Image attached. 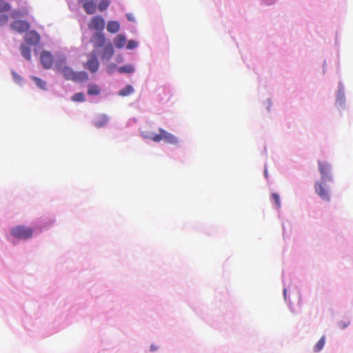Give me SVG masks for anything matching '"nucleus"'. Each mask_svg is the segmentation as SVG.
<instances>
[{
	"instance_id": "nucleus-4",
	"label": "nucleus",
	"mask_w": 353,
	"mask_h": 353,
	"mask_svg": "<svg viewBox=\"0 0 353 353\" xmlns=\"http://www.w3.org/2000/svg\"><path fill=\"white\" fill-rule=\"evenodd\" d=\"M97 52L94 50L88 55V61L84 63L83 66L91 73L97 72L99 68V62L97 59Z\"/></svg>"
},
{
	"instance_id": "nucleus-23",
	"label": "nucleus",
	"mask_w": 353,
	"mask_h": 353,
	"mask_svg": "<svg viewBox=\"0 0 353 353\" xmlns=\"http://www.w3.org/2000/svg\"><path fill=\"white\" fill-rule=\"evenodd\" d=\"M10 10V5L4 1V0H0V13L8 12Z\"/></svg>"
},
{
	"instance_id": "nucleus-24",
	"label": "nucleus",
	"mask_w": 353,
	"mask_h": 353,
	"mask_svg": "<svg viewBox=\"0 0 353 353\" xmlns=\"http://www.w3.org/2000/svg\"><path fill=\"white\" fill-rule=\"evenodd\" d=\"M110 3L109 0H101L99 3L98 8L101 12L104 11L108 8Z\"/></svg>"
},
{
	"instance_id": "nucleus-16",
	"label": "nucleus",
	"mask_w": 353,
	"mask_h": 353,
	"mask_svg": "<svg viewBox=\"0 0 353 353\" xmlns=\"http://www.w3.org/2000/svg\"><path fill=\"white\" fill-rule=\"evenodd\" d=\"M83 8L87 14H92L96 10L95 4L92 1H86L83 3Z\"/></svg>"
},
{
	"instance_id": "nucleus-12",
	"label": "nucleus",
	"mask_w": 353,
	"mask_h": 353,
	"mask_svg": "<svg viewBox=\"0 0 353 353\" xmlns=\"http://www.w3.org/2000/svg\"><path fill=\"white\" fill-rule=\"evenodd\" d=\"M103 52L101 54L102 60H110L114 54V48L110 42H108V43L103 48Z\"/></svg>"
},
{
	"instance_id": "nucleus-21",
	"label": "nucleus",
	"mask_w": 353,
	"mask_h": 353,
	"mask_svg": "<svg viewBox=\"0 0 353 353\" xmlns=\"http://www.w3.org/2000/svg\"><path fill=\"white\" fill-rule=\"evenodd\" d=\"M31 79L34 81L38 88L42 90L46 89V83L43 80L37 77H32Z\"/></svg>"
},
{
	"instance_id": "nucleus-6",
	"label": "nucleus",
	"mask_w": 353,
	"mask_h": 353,
	"mask_svg": "<svg viewBox=\"0 0 353 353\" xmlns=\"http://www.w3.org/2000/svg\"><path fill=\"white\" fill-rule=\"evenodd\" d=\"M319 170L321 175V180L323 182H325L326 180L331 181L332 178L330 176V172L331 170V166L329 163L327 161H319L318 162Z\"/></svg>"
},
{
	"instance_id": "nucleus-27",
	"label": "nucleus",
	"mask_w": 353,
	"mask_h": 353,
	"mask_svg": "<svg viewBox=\"0 0 353 353\" xmlns=\"http://www.w3.org/2000/svg\"><path fill=\"white\" fill-rule=\"evenodd\" d=\"M138 46V43L134 40H130L127 43V48L129 50H132L137 48Z\"/></svg>"
},
{
	"instance_id": "nucleus-9",
	"label": "nucleus",
	"mask_w": 353,
	"mask_h": 353,
	"mask_svg": "<svg viewBox=\"0 0 353 353\" xmlns=\"http://www.w3.org/2000/svg\"><path fill=\"white\" fill-rule=\"evenodd\" d=\"M315 191L316 194L323 200L330 201V196L328 190L326 189L323 182H316L315 184Z\"/></svg>"
},
{
	"instance_id": "nucleus-19",
	"label": "nucleus",
	"mask_w": 353,
	"mask_h": 353,
	"mask_svg": "<svg viewBox=\"0 0 353 353\" xmlns=\"http://www.w3.org/2000/svg\"><path fill=\"white\" fill-rule=\"evenodd\" d=\"M21 52L26 59L28 61L31 59V50L28 47L26 46L25 45H21Z\"/></svg>"
},
{
	"instance_id": "nucleus-14",
	"label": "nucleus",
	"mask_w": 353,
	"mask_h": 353,
	"mask_svg": "<svg viewBox=\"0 0 353 353\" xmlns=\"http://www.w3.org/2000/svg\"><path fill=\"white\" fill-rule=\"evenodd\" d=\"M119 23L116 21H110L107 24V30L110 33H116L119 30Z\"/></svg>"
},
{
	"instance_id": "nucleus-5",
	"label": "nucleus",
	"mask_w": 353,
	"mask_h": 353,
	"mask_svg": "<svg viewBox=\"0 0 353 353\" xmlns=\"http://www.w3.org/2000/svg\"><path fill=\"white\" fill-rule=\"evenodd\" d=\"M91 43H92L96 52L97 49L99 48H103L108 43L104 34L100 32H97L93 34L91 38Z\"/></svg>"
},
{
	"instance_id": "nucleus-11",
	"label": "nucleus",
	"mask_w": 353,
	"mask_h": 353,
	"mask_svg": "<svg viewBox=\"0 0 353 353\" xmlns=\"http://www.w3.org/2000/svg\"><path fill=\"white\" fill-rule=\"evenodd\" d=\"M25 40L30 45L34 46L39 43L40 36L37 32L32 30L26 34Z\"/></svg>"
},
{
	"instance_id": "nucleus-15",
	"label": "nucleus",
	"mask_w": 353,
	"mask_h": 353,
	"mask_svg": "<svg viewBox=\"0 0 353 353\" xmlns=\"http://www.w3.org/2000/svg\"><path fill=\"white\" fill-rule=\"evenodd\" d=\"M125 38L122 34L117 35L114 39V44L117 48H122L125 45Z\"/></svg>"
},
{
	"instance_id": "nucleus-17",
	"label": "nucleus",
	"mask_w": 353,
	"mask_h": 353,
	"mask_svg": "<svg viewBox=\"0 0 353 353\" xmlns=\"http://www.w3.org/2000/svg\"><path fill=\"white\" fill-rule=\"evenodd\" d=\"M101 92L100 88L97 84H90L88 88V95H98Z\"/></svg>"
},
{
	"instance_id": "nucleus-8",
	"label": "nucleus",
	"mask_w": 353,
	"mask_h": 353,
	"mask_svg": "<svg viewBox=\"0 0 353 353\" xmlns=\"http://www.w3.org/2000/svg\"><path fill=\"white\" fill-rule=\"evenodd\" d=\"M90 30L101 31L105 27V21L100 16L94 17L88 24Z\"/></svg>"
},
{
	"instance_id": "nucleus-3",
	"label": "nucleus",
	"mask_w": 353,
	"mask_h": 353,
	"mask_svg": "<svg viewBox=\"0 0 353 353\" xmlns=\"http://www.w3.org/2000/svg\"><path fill=\"white\" fill-rule=\"evenodd\" d=\"M10 234L17 239L27 240L32 236L33 230L28 226L17 225L10 230Z\"/></svg>"
},
{
	"instance_id": "nucleus-28",
	"label": "nucleus",
	"mask_w": 353,
	"mask_h": 353,
	"mask_svg": "<svg viewBox=\"0 0 353 353\" xmlns=\"http://www.w3.org/2000/svg\"><path fill=\"white\" fill-rule=\"evenodd\" d=\"M350 321L348 320L341 321L338 323V326L339 327L340 329H345L350 325Z\"/></svg>"
},
{
	"instance_id": "nucleus-13",
	"label": "nucleus",
	"mask_w": 353,
	"mask_h": 353,
	"mask_svg": "<svg viewBox=\"0 0 353 353\" xmlns=\"http://www.w3.org/2000/svg\"><path fill=\"white\" fill-rule=\"evenodd\" d=\"M108 122V117L105 114H99L94 119V125L97 128H101L105 125Z\"/></svg>"
},
{
	"instance_id": "nucleus-29",
	"label": "nucleus",
	"mask_w": 353,
	"mask_h": 353,
	"mask_svg": "<svg viewBox=\"0 0 353 353\" xmlns=\"http://www.w3.org/2000/svg\"><path fill=\"white\" fill-rule=\"evenodd\" d=\"M8 21V17L6 14H0V26L5 25Z\"/></svg>"
},
{
	"instance_id": "nucleus-31",
	"label": "nucleus",
	"mask_w": 353,
	"mask_h": 353,
	"mask_svg": "<svg viewBox=\"0 0 353 353\" xmlns=\"http://www.w3.org/2000/svg\"><path fill=\"white\" fill-rule=\"evenodd\" d=\"M285 293H286V290H283L284 296H285Z\"/></svg>"
},
{
	"instance_id": "nucleus-25",
	"label": "nucleus",
	"mask_w": 353,
	"mask_h": 353,
	"mask_svg": "<svg viewBox=\"0 0 353 353\" xmlns=\"http://www.w3.org/2000/svg\"><path fill=\"white\" fill-rule=\"evenodd\" d=\"M134 70L132 65H127L119 68V71L120 72L132 73Z\"/></svg>"
},
{
	"instance_id": "nucleus-20",
	"label": "nucleus",
	"mask_w": 353,
	"mask_h": 353,
	"mask_svg": "<svg viewBox=\"0 0 353 353\" xmlns=\"http://www.w3.org/2000/svg\"><path fill=\"white\" fill-rule=\"evenodd\" d=\"M325 343V337L323 336L314 346V351L315 352H320L324 347Z\"/></svg>"
},
{
	"instance_id": "nucleus-2",
	"label": "nucleus",
	"mask_w": 353,
	"mask_h": 353,
	"mask_svg": "<svg viewBox=\"0 0 353 353\" xmlns=\"http://www.w3.org/2000/svg\"><path fill=\"white\" fill-rule=\"evenodd\" d=\"M159 134L152 133L147 136L146 137L157 143L163 140L165 143L169 144L176 145L178 143V140L176 137L172 134L168 132L167 131L162 128H159Z\"/></svg>"
},
{
	"instance_id": "nucleus-10",
	"label": "nucleus",
	"mask_w": 353,
	"mask_h": 353,
	"mask_svg": "<svg viewBox=\"0 0 353 353\" xmlns=\"http://www.w3.org/2000/svg\"><path fill=\"white\" fill-rule=\"evenodd\" d=\"M11 28L18 32L22 33L26 32L30 28L29 23L26 21L18 20L11 23Z\"/></svg>"
},
{
	"instance_id": "nucleus-26",
	"label": "nucleus",
	"mask_w": 353,
	"mask_h": 353,
	"mask_svg": "<svg viewBox=\"0 0 353 353\" xmlns=\"http://www.w3.org/2000/svg\"><path fill=\"white\" fill-rule=\"evenodd\" d=\"M272 198L274 200V201L275 202L276 206L278 208H280L281 207V200H280L279 195L277 193H272Z\"/></svg>"
},
{
	"instance_id": "nucleus-18",
	"label": "nucleus",
	"mask_w": 353,
	"mask_h": 353,
	"mask_svg": "<svg viewBox=\"0 0 353 353\" xmlns=\"http://www.w3.org/2000/svg\"><path fill=\"white\" fill-rule=\"evenodd\" d=\"M134 92V89L132 85H128L123 89L119 92V95L121 97H127Z\"/></svg>"
},
{
	"instance_id": "nucleus-30",
	"label": "nucleus",
	"mask_w": 353,
	"mask_h": 353,
	"mask_svg": "<svg viewBox=\"0 0 353 353\" xmlns=\"http://www.w3.org/2000/svg\"><path fill=\"white\" fill-rule=\"evenodd\" d=\"M157 350H158V347L156 345L152 344V345H150V350L151 351L154 352V351H156Z\"/></svg>"
},
{
	"instance_id": "nucleus-1",
	"label": "nucleus",
	"mask_w": 353,
	"mask_h": 353,
	"mask_svg": "<svg viewBox=\"0 0 353 353\" xmlns=\"http://www.w3.org/2000/svg\"><path fill=\"white\" fill-rule=\"evenodd\" d=\"M56 68L59 72L63 75L66 80L84 82L88 79V75L85 72H74L71 68L65 65V61L59 62L56 65Z\"/></svg>"
},
{
	"instance_id": "nucleus-22",
	"label": "nucleus",
	"mask_w": 353,
	"mask_h": 353,
	"mask_svg": "<svg viewBox=\"0 0 353 353\" xmlns=\"http://www.w3.org/2000/svg\"><path fill=\"white\" fill-rule=\"evenodd\" d=\"M72 100L75 102H83L85 101V97L83 92L75 93L72 97Z\"/></svg>"
},
{
	"instance_id": "nucleus-7",
	"label": "nucleus",
	"mask_w": 353,
	"mask_h": 353,
	"mask_svg": "<svg viewBox=\"0 0 353 353\" xmlns=\"http://www.w3.org/2000/svg\"><path fill=\"white\" fill-rule=\"evenodd\" d=\"M40 61L45 69H50L54 63V57L48 51H43L40 56Z\"/></svg>"
}]
</instances>
